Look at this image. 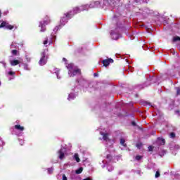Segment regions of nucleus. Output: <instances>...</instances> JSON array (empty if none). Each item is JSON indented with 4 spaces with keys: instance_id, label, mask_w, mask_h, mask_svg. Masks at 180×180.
Returning <instances> with one entry per match:
<instances>
[{
    "instance_id": "obj_1",
    "label": "nucleus",
    "mask_w": 180,
    "mask_h": 180,
    "mask_svg": "<svg viewBox=\"0 0 180 180\" xmlns=\"http://www.w3.org/2000/svg\"><path fill=\"white\" fill-rule=\"evenodd\" d=\"M66 68L69 70L68 75L70 77H75V75H79L81 74V70L72 63L66 65Z\"/></svg>"
},
{
    "instance_id": "obj_2",
    "label": "nucleus",
    "mask_w": 180,
    "mask_h": 180,
    "mask_svg": "<svg viewBox=\"0 0 180 180\" xmlns=\"http://www.w3.org/2000/svg\"><path fill=\"white\" fill-rule=\"evenodd\" d=\"M107 160H103L102 162L103 165L102 167L105 168V164L107 165V169L108 171H109V172H110V171H113V167L109 165V162H110V160H112V156H110V155H107Z\"/></svg>"
},
{
    "instance_id": "obj_3",
    "label": "nucleus",
    "mask_w": 180,
    "mask_h": 180,
    "mask_svg": "<svg viewBox=\"0 0 180 180\" xmlns=\"http://www.w3.org/2000/svg\"><path fill=\"white\" fill-rule=\"evenodd\" d=\"M47 58H49V56H47L46 51H44L41 53V56L39 61V64L40 65H45V64L47 63Z\"/></svg>"
},
{
    "instance_id": "obj_4",
    "label": "nucleus",
    "mask_w": 180,
    "mask_h": 180,
    "mask_svg": "<svg viewBox=\"0 0 180 180\" xmlns=\"http://www.w3.org/2000/svg\"><path fill=\"white\" fill-rule=\"evenodd\" d=\"M89 9H91V8H89V5L86 4L82 6L80 8L75 7L73 9V12L74 13H79V12H82L83 11H88Z\"/></svg>"
},
{
    "instance_id": "obj_5",
    "label": "nucleus",
    "mask_w": 180,
    "mask_h": 180,
    "mask_svg": "<svg viewBox=\"0 0 180 180\" xmlns=\"http://www.w3.org/2000/svg\"><path fill=\"white\" fill-rule=\"evenodd\" d=\"M72 15H74L72 14V11H70V13H67L66 14H65V17H63L60 20L61 25H65V23H67V20L72 18Z\"/></svg>"
},
{
    "instance_id": "obj_6",
    "label": "nucleus",
    "mask_w": 180,
    "mask_h": 180,
    "mask_svg": "<svg viewBox=\"0 0 180 180\" xmlns=\"http://www.w3.org/2000/svg\"><path fill=\"white\" fill-rule=\"evenodd\" d=\"M111 37L113 40H117V39H120V37H121L120 34H119V31L117 30V29L111 31Z\"/></svg>"
},
{
    "instance_id": "obj_7",
    "label": "nucleus",
    "mask_w": 180,
    "mask_h": 180,
    "mask_svg": "<svg viewBox=\"0 0 180 180\" xmlns=\"http://www.w3.org/2000/svg\"><path fill=\"white\" fill-rule=\"evenodd\" d=\"M50 23V20H45L43 22H40L39 27H41L40 32L46 31V25H49Z\"/></svg>"
},
{
    "instance_id": "obj_8",
    "label": "nucleus",
    "mask_w": 180,
    "mask_h": 180,
    "mask_svg": "<svg viewBox=\"0 0 180 180\" xmlns=\"http://www.w3.org/2000/svg\"><path fill=\"white\" fill-rule=\"evenodd\" d=\"M58 154L60 160H64V157H65V155L67 154V149H65V148H62L58 151Z\"/></svg>"
},
{
    "instance_id": "obj_9",
    "label": "nucleus",
    "mask_w": 180,
    "mask_h": 180,
    "mask_svg": "<svg viewBox=\"0 0 180 180\" xmlns=\"http://www.w3.org/2000/svg\"><path fill=\"white\" fill-rule=\"evenodd\" d=\"M90 9H92L94 8H101V1H91L89 4Z\"/></svg>"
},
{
    "instance_id": "obj_10",
    "label": "nucleus",
    "mask_w": 180,
    "mask_h": 180,
    "mask_svg": "<svg viewBox=\"0 0 180 180\" xmlns=\"http://www.w3.org/2000/svg\"><path fill=\"white\" fill-rule=\"evenodd\" d=\"M1 27H5L6 29H8L9 30H12V29H13V25H9V23L5 21L1 22V24L0 25V28Z\"/></svg>"
},
{
    "instance_id": "obj_11",
    "label": "nucleus",
    "mask_w": 180,
    "mask_h": 180,
    "mask_svg": "<svg viewBox=\"0 0 180 180\" xmlns=\"http://www.w3.org/2000/svg\"><path fill=\"white\" fill-rule=\"evenodd\" d=\"M100 134L103 136V140H104V141H110L108 132L100 131Z\"/></svg>"
},
{
    "instance_id": "obj_12",
    "label": "nucleus",
    "mask_w": 180,
    "mask_h": 180,
    "mask_svg": "<svg viewBox=\"0 0 180 180\" xmlns=\"http://www.w3.org/2000/svg\"><path fill=\"white\" fill-rule=\"evenodd\" d=\"M104 67H108V65H109V64H110V63H113V59L112 58H110V59H105V60H103L102 61Z\"/></svg>"
},
{
    "instance_id": "obj_13",
    "label": "nucleus",
    "mask_w": 180,
    "mask_h": 180,
    "mask_svg": "<svg viewBox=\"0 0 180 180\" xmlns=\"http://www.w3.org/2000/svg\"><path fill=\"white\" fill-rule=\"evenodd\" d=\"M109 0H103L100 2V8H105V6H109Z\"/></svg>"
},
{
    "instance_id": "obj_14",
    "label": "nucleus",
    "mask_w": 180,
    "mask_h": 180,
    "mask_svg": "<svg viewBox=\"0 0 180 180\" xmlns=\"http://www.w3.org/2000/svg\"><path fill=\"white\" fill-rule=\"evenodd\" d=\"M51 72H52V74H56L58 79H60V78H61L60 77L58 76V74L60 73V70L57 68H53L51 70Z\"/></svg>"
},
{
    "instance_id": "obj_15",
    "label": "nucleus",
    "mask_w": 180,
    "mask_h": 180,
    "mask_svg": "<svg viewBox=\"0 0 180 180\" xmlns=\"http://www.w3.org/2000/svg\"><path fill=\"white\" fill-rule=\"evenodd\" d=\"M158 144H160V146L165 144V139H164L162 138H158Z\"/></svg>"
},
{
    "instance_id": "obj_16",
    "label": "nucleus",
    "mask_w": 180,
    "mask_h": 180,
    "mask_svg": "<svg viewBox=\"0 0 180 180\" xmlns=\"http://www.w3.org/2000/svg\"><path fill=\"white\" fill-rule=\"evenodd\" d=\"M20 62L18 60H11L10 64L12 66L18 65Z\"/></svg>"
},
{
    "instance_id": "obj_17",
    "label": "nucleus",
    "mask_w": 180,
    "mask_h": 180,
    "mask_svg": "<svg viewBox=\"0 0 180 180\" xmlns=\"http://www.w3.org/2000/svg\"><path fill=\"white\" fill-rule=\"evenodd\" d=\"M15 129L19 130V131H23L25 130V128L20 125H15Z\"/></svg>"
},
{
    "instance_id": "obj_18",
    "label": "nucleus",
    "mask_w": 180,
    "mask_h": 180,
    "mask_svg": "<svg viewBox=\"0 0 180 180\" xmlns=\"http://www.w3.org/2000/svg\"><path fill=\"white\" fill-rule=\"evenodd\" d=\"M19 44L15 43V42H13L11 45V49H19Z\"/></svg>"
},
{
    "instance_id": "obj_19",
    "label": "nucleus",
    "mask_w": 180,
    "mask_h": 180,
    "mask_svg": "<svg viewBox=\"0 0 180 180\" xmlns=\"http://www.w3.org/2000/svg\"><path fill=\"white\" fill-rule=\"evenodd\" d=\"M68 99V101H72L73 99H75V94H70Z\"/></svg>"
},
{
    "instance_id": "obj_20",
    "label": "nucleus",
    "mask_w": 180,
    "mask_h": 180,
    "mask_svg": "<svg viewBox=\"0 0 180 180\" xmlns=\"http://www.w3.org/2000/svg\"><path fill=\"white\" fill-rule=\"evenodd\" d=\"M74 158H75V161H77V162H79L80 159H79V156L78 155V154L75 153L74 155Z\"/></svg>"
},
{
    "instance_id": "obj_21",
    "label": "nucleus",
    "mask_w": 180,
    "mask_h": 180,
    "mask_svg": "<svg viewBox=\"0 0 180 180\" xmlns=\"http://www.w3.org/2000/svg\"><path fill=\"white\" fill-rule=\"evenodd\" d=\"M82 171H84V168L80 167V168H79L78 169L76 170L75 173L79 174H81L82 172Z\"/></svg>"
},
{
    "instance_id": "obj_22",
    "label": "nucleus",
    "mask_w": 180,
    "mask_h": 180,
    "mask_svg": "<svg viewBox=\"0 0 180 180\" xmlns=\"http://www.w3.org/2000/svg\"><path fill=\"white\" fill-rule=\"evenodd\" d=\"M124 143H125L124 139H120V144H121V146H123V147H125V146H126V144H125Z\"/></svg>"
},
{
    "instance_id": "obj_23",
    "label": "nucleus",
    "mask_w": 180,
    "mask_h": 180,
    "mask_svg": "<svg viewBox=\"0 0 180 180\" xmlns=\"http://www.w3.org/2000/svg\"><path fill=\"white\" fill-rule=\"evenodd\" d=\"M11 53L13 54V56H16L18 54V51L16 49H13L11 51Z\"/></svg>"
},
{
    "instance_id": "obj_24",
    "label": "nucleus",
    "mask_w": 180,
    "mask_h": 180,
    "mask_svg": "<svg viewBox=\"0 0 180 180\" xmlns=\"http://www.w3.org/2000/svg\"><path fill=\"white\" fill-rule=\"evenodd\" d=\"M143 146V144L141 143H136V147L137 148H139L140 150V148H141V147Z\"/></svg>"
},
{
    "instance_id": "obj_25",
    "label": "nucleus",
    "mask_w": 180,
    "mask_h": 180,
    "mask_svg": "<svg viewBox=\"0 0 180 180\" xmlns=\"http://www.w3.org/2000/svg\"><path fill=\"white\" fill-rule=\"evenodd\" d=\"M173 40H174V41H180V37H174L173 38Z\"/></svg>"
},
{
    "instance_id": "obj_26",
    "label": "nucleus",
    "mask_w": 180,
    "mask_h": 180,
    "mask_svg": "<svg viewBox=\"0 0 180 180\" xmlns=\"http://www.w3.org/2000/svg\"><path fill=\"white\" fill-rule=\"evenodd\" d=\"M176 94L180 95V87H176Z\"/></svg>"
},
{
    "instance_id": "obj_27",
    "label": "nucleus",
    "mask_w": 180,
    "mask_h": 180,
    "mask_svg": "<svg viewBox=\"0 0 180 180\" xmlns=\"http://www.w3.org/2000/svg\"><path fill=\"white\" fill-rule=\"evenodd\" d=\"M53 168H49L48 169V174H52L53 173Z\"/></svg>"
},
{
    "instance_id": "obj_28",
    "label": "nucleus",
    "mask_w": 180,
    "mask_h": 180,
    "mask_svg": "<svg viewBox=\"0 0 180 180\" xmlns=\"http://www.w3.org/2000/svg\"><path fill=\"white\" fill-rule=\"evenodd\" d=\"M170 137H171L172 139H174V137H175V133H174V132L171 133V134H170Z\"/></svg>"
},
{
    "instance_id": "obj_29",
    "label": "nucleus",
    "mask_w": 180,
    "mask_h": 180,
    "mask_svg": "<svg viewBox=\"0 0 180 180\" xmlns=\"http://www.w3.org/2000/svg\"><path fill=\"white\" fill-rule=\"evenodd\" d=\"M62 178H63L62 180H68V179H67V176H65V174H63Z\"/></svg>"
},
{
    "instance_id": "obj_30",
    "label": "nucleus",
    "mask_w": 180,
    "mask_h": 180,
    "mask_svg": "<svg viewBox=\"0 0 180 180\" xmlns=\"http://www.w3.org/2000/svg\"><path fill=\"white\" fill-rule=\"evenodd\" d=\"M160 176V172H156L155 173V178H159Z\"/></svg>"
},
{
    "instance_id": "obj_31",
    "label": "nucleus",
    "mask_w": 180,
    "mask_h": 180,
    "mask_svg": "<svg viewBox=\"0 0 180 180\" xmlns=\"http://www.w3.org/2000/svg\"><path fill=\"white\" fill-rule=\"evenodd\" d=\"M8 75H15V72H12V71L8 72Z\"/></svg>"
},
{
    "instance_id": "obj_32",
    "label": "nucleus",
    "mask_w": 180,
    "mask_h": 180,
    "mask_svg": "<svg viewBox=\"0 0 180 180\" xmlns=\"http://www.w3.org/2000/svg\"><path fill=\"white\" fill-rule=\"evenodd\" d=\"M136 160H137V161H139V160H141V156L140 155L136 156Z\"/></svg>"
},
{
    "instance_id": "obj_33",
    "label": "nucleus",
    "mask_w": 180,
    "mask_h": 180,
    "mask_svg": "<svg viewBox=\"0 0 180 180\" xmlns=\"http://www.w3.org/2000/svg\"><path fill=\"white\" fill-rule=\"evenodd\" d=\"M24 69L25 70H29V66H27V65H24Z\"/></svg>"
},
{
    "instance_id": "obj_34",
    "label": "nucleus",
    "mask_w": 180,
    "mask_h": 180,
    "mask_svg": "<svg viewBox=\"0 0 180 180\" xmlns=\"http://www.w3.org/2000/svg\"><path fill=\"white\" fill-rule=\"evenodd\" d=\"M48 43H49L48 39H46L45 41H44V46H46V44H47Z\"/></svg>"
},
{
    "instance_id": "obj_35",
    "label": "nucleus",
    "mask_w": 180,
    "mask_h": 180,
    "mask_svg": "<svg viewBox=\"0 0 180 180\" xmlns=\"http://www.w3.org/2000/svg\"><path fill=\"white\" fill-rule=\"evenodd\" d=\"M148 150L149 151H153V146H149L148 147Z\"/></svg>"
},
{
    "instance_id": "obj_36",
    "label": "nucleus",
    "mask_w": 180,
    "mask_h": 180,
    "mask_svg": "<svg viewBox=\"0 0 180 180\" xmlns=\"http://www.w3.org/2000/svg\"><path fill=\"white\" fill-rule=\"evenodd\" d=\"M4 146V141L0 139V146Z\"/></svg>"
},
{
    "instance_id": "obj_37",
    "label": "nucleus",
    "mask_w": 180,
    "mask_h": 180,
    "mask_svg": "<svg viewBox=\"0 0 180 180\" xmlns=\"http://www.w3.org/2000/svg\"><path fill=\"white\" fill-rule=\"evenodd\" d=\"M63 61H64L65 63V64H67V59L65 58H63Z\"/></svg>"
},
{
    "instance_id": "obj_38",
    "label": "nucleus",
    "mask_w": 180,
    "mask_h": 180,
    "mask_svg": "<svg viewBox=\"0 0 180 180\" xmlns=\"http://www.w3.org/2000/svg\"><path fill=\"white\" fill-rule=\"evenodd\" d=\"M94 77H98V73H94Z\"/></svg>"
},
{
    "instance_id": "obj_39",
    "label": "nucleus",
    "mask_w": 180,
    "mask_h": 180,
    "mask_svg": "<svg viewBox=\"0 0 180 180\" xmlns=\"http://www.w3.org/2000/svg\"><path fill=\"white\" fill-rule=\"evenodd\" d=\"M22 143H23V141H20V144H21V146H22Z\"/></svg>"
},
{
    "instance_id": "obj_40",
    "label": "nucleus",
    "mask_w": 180,
    "mask_h": 180,
    "mask_svg": "<svg viewBox=\"0 0 180 180\" xmlns=\"http://www.w3.org/2000/svg\"><path fill=\"white\" fill-rule=\"evenodd\" d=\"M14 77H9V81H11V79H13Z\"/></svg>"
},
{
    "instance_id": "obj_41",
    "label": "nucleus",
    "mask_w": 180,
    "mask_h": 180,
    "mask_svg": "<svg viewBox=\"0 0 180 180\" xmlns=\"http://www.w3.org/2000/svg\"><path fill=\"white\" fill-rule=\"evenodd\" d=\"M2 64H4V66L6 67L5 62H2Z\"/></svg>"
},
{
    "instance_id": "obj_42",
    "label": "nucleus",
    "mask_w": 180,
    "mask_h": 180,
    "mask_svg": "<svg viewBox=\"0 0 180 180\" xmlns=\"http://www.w3.org/2000/svg\"><path fill=\"white\" fill-rule=\"evenodd\" d=\"M133 126H136V123L135 122H132Z\"/></svg>"
},
{
    "instance_id": "obj_43",
    "label": "nucleus",
    "mask_w": 180,
    "mask_h": 180,
    "mask_svg": "<svg viewBox=\"0 0 180 180\" xmlns=\"http://www.w3.org/2000/svg\"><path fill=\"white\" fill-rule=\"evenodd\" d=\"M176 113H179V111H178V110H177V111H176Z\"/></svg>"
},
{
    "instance_id": "obj_44",
    "label": "nucleus",
    "mask_w": 180,
    "mask_h": 180,
    "mask_svg": "<svg viewBox=\"0 0 180 180\" xmlns=\"http://www.w3.org/2000/svg\"><path fill=\"white\" fill-rule=\"evenodd\" d=\"M49 44H51V42H49Z\"/></svg>"
},
{
    "instance_id": "obj_45",
    "label": "nucleus",
    "mask_w": 180,
    "mask_h": 180,
    "mask_svg": "<svg viewBox=\"0 0 180 180\" xmlns=\"http://www.w3.org/2000/svg\"><path fill=\"white\" fill-rule=\"evenodd\" d=\"M118 1H120V0H117Z\"/></svg>"
},
{
    "instance_id": "obj_46",
    "label": "nucleus",
    "mask_w": 180,
    "mask_h": 180,
    "mask_svg": "<svg viewBox=\"0 0 180 180\" xmlns=\"http://www.w3.org/2000/svg\"><path fill=\"white\" fill-rule=\"evenodd\" d=\"M0 86H1V82H0Z\"/></svg>"
}]
</instances>
